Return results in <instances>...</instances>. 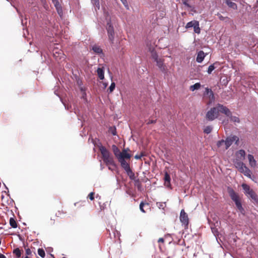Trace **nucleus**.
Listing matches in <instances>:
<instances>
[{
	"instance_id": "44",
	"label": "nucleus",
	"mask_w": 258,
	"mask_h": 258,
	"mask_svg": "<svg viewBox=\"0 0 258 258\" xmlns=\"http://www.w3.org/2000/svg\"><path fill=\"white\" fill-rule=\"evenodd\" d=\"M211 92H213L211 89H209L208 88H206L205 94H206L208 95H209V94H211Z\"/></svg>"
},
{
	"instance_id": "10",
	"label": "nucleus",
	"mask_w": 258,
	"mask_h": 258,
	"mask_svg": "<svg viewBox=\"0 0 258 258\" xmlns=\"http://www.w3.org/2000/svg\"><path fill=\"white\" fill-rule=\"evenodd\" d=\"M53 2L54 3V6L56 8V9L58 15L61 17L63 13L60 4H59L58 1L57 0H53Z\"/></svg>"
},
{
	"instance_id": "17",
	"label": "nucleus",
	"mask_w": 258,
	"mask_h": 258,
	"mask_svg": "<svg viewBox=\"0 0 258 258\" xmlns=\"http://www.w3.org/2000/svg\"><path fill=\"white\" fill-rule=\"evenodd\" d=\"M164 179L165 184L166 186H169L170 185V175L167 173V172H166L165 173Z\"/></svg>"
},
{
	"instance_id": "21",
	"label": "nucleus",
	"mask_w": 258,
	"mask_h": 258,
	"mask_svg": "<svg viewBox=\"0 0 258 258\" xmlns=\"http://www.w3.org/2000/svg\"><path fill=\"white\" fill-rule=\"evenodd\" d=\"M13 253L17 258H20L21 256L22 252L19 248H16L13 250Z\"/></svg>"
},
{
	"instance_id": "55",
	"label": "nucleus",
	"mask_w": 258,
	"mask_h": 258,
	"mask_svg": "<svg viewBox=\"0 0 258 258\" xmlns=\"http://www.w3.org/2000/svg\"><path fill=\"white\" fill-rule=\"evenodd\" d=\"M62 258H66V257H62Z\"/></svg>"
},
{
	"instance_id": "25",
	"label": "nucleus",
	"mask_w": 258,
	"mask_h": 258,
	"mask_svg": "<svg viewBox=\"0 0 258 258\" xmlns=\"http://www.w3.org/2000/svg\"><path fill=\"white\" fill-rule=\"evenodd\" d=\"M217 64H218V62H216L209 67L207 71V72L209 74H211L212 73V71L214 70V69L216 68V67H215V66Z\"/></svg>"
},
{
	"instance_id": "3",
	"label": "nucleus",
	"mask_w": 258,
	"mask_h": 258,
	"mask_svg": "<svg viewBox=\"0 0 258 258\" xmlns=\"http://www.w3.org/2000/svg\"><path fill=\"white\" fill-rule=\"evenodd\" d=\"M99 150L102 155V159L106 165H112L115 167V164L113 159V157L111 155L109 151L103 146H101L99 147Z\"/></svg>"
},
{
	"instance_id": "27",
	"label": "nucleus",
	"mask_w": 258,
	"mask_h": 258,
	"mask_svg": "<svg viewBox=\"0 0 258 258\" xmlns=\"http://www.w3.org/2000/svg\"><path fill=\"white\" fill-rule=\"evenodd\" d=\"M93 50L96 53L100 54L102 53V49L98 46L94 45L92 47Z\"/></svg>"
},
{
	"instance_id": "19",
	"label": "nucleus",
	"mask_w": 258,
	"mask_h": 258,
	"mask_svg": "<svg viewBox=\"0 0 258 258\" xmlns=\"http://www.w3.org/2000/svg\"><path fill=\"white\" fill-rule=\"evenodd\" d=\"M225 142V149H227L233 143L232 140H231L230 137L227 138L226 140L224 141Z\"/></svg>"
},
{
	"instance_id": "1",
	"label": "nucleus",
	"mask_w": 258,
	"mask_h": 258,
	"mask_svg": "<svg viewBox=\"0 0 258 258\" xmlns=\"http://www.w3.org/2000/svg\"><path fill=\"white\" fill-rule=\"evenodd\" d=\"M219 112L223 113L226 115H229L230 110L227 107L222 104H218L216 106L211 108L210 110L207 112L206 115V118L209 121L214 120L215 119L218 118Z\"/></svg>"
},
{
	"instance_id": "13",
	"label": "nucleus",
	"mask_w": 258,
	"mask_h": 258,
	"mask_svg": "<svg viewBox=\"0 0 258 258\" xmlns=\"http://www.w3.org/2000/svg\"><path fill=\"white\" fill-rule=\"evenodd\" d=\"M241 186L244 190V194L246 196L253 190V189L250 188V186L246 183H242Z\"/></svg>"
},
{
	"instance_id": "36",
	"label": "nucleus",
	"mask_w": 258,
	"mask_h": 258,
	"mask_svg": "<svg viewBox=\"0 0 258 258\" xmlns=\"http://www.w3.org/2000/svg\"><path fill=\"white\" fill-rule=\"evenodd\" d=\"M223 145L225 146V142L224 140H221V141H219L217 143V146L218 147H221Z\"/></svg>"
},
{
	"instance_id": "18",
	"label": "nucleus",
	"mask_w": 258,
	"mask_h": 258,
	"mask_svg": "<svg viewBox=\"0 0 258 258\" xmlns=\"http://www.w3.org/2000/svg\"><path fill=\"white\" fill-rule=\"evenodd\" d=\"M226 116L229 117L230 118V121H231L233 122H235V123H239L240 122L239 118L237 116H232V113L230 111L229 112V115H226Z\"/></svg>"
},
{
	"instance_id": "37",
	"label": "nucleus",
	"mask_w": 258,
	"mask_h": 258,
	"mask_svg": "<svg viewBox=\"0 0 258 258\" xmlns=\"http://www.w3.org/2000/svg\"><path fill=\"white\" fill-rule=\"evenodd\" d=\"M238 155H239L241 157H244L245 155V152L243 150H240L238 152Z\"/></svg>"
},
{
	"instance_id": "4",
	"label": "nucleus",
	"mask_w": 258,
	"mask_h": 258,
	"mask_svg": "<svg viewBox=\"0 0 258 258\" xmlns=\"http://www.w3.org/2000/svg\"><path fill=\"white\" fill-rule=\"evenodd\" d=\"M227 191L231 200L234 202L237 209L242 214L244 215L245 211L242 206L238 194L232 188L229 187H228Z\"/></svg>"
},
{
	"instance_id": "34",
	"label": "nucleus",
	"mask_w": 258,
	"mask_h": 258,
	"mask_svg": "<svg viewBox=\"0 0 258 258\" xmlns=\"http://www.w3.org/2000/svg\"><path fill=\"white\" fill-rule=\"evenodd\" d=\"M145 205H148V203H145L143 202H142L140 203V209L143 213H145L146 212L144 210V208H143L144 206Z\"/></svg>"
},
{
	"instance_id": "43",
	"label": "nucleus",
	"mask_w": 258,
	"mask_h": 258,
	"mask_svg": "<svg viewBox=\"0 0 258 258\" xmlns=\"http://www.w3.org/2000/svg\"><path fill=\"white\" fill-rule=\"evenodd\" d=\"M209 97L210 100L211 101H214V99H215V97H214V95L213 92H211V94H209Z\"/></svg>"
},
{
	"instance_id": "39",
	"label": "nucleus",
	"mask_w": 258,
	"mask_h": 258,
	"mask_svg": "<svg viewBox=\"0 0 258 258\" xmlns=\"http://www.w3.org/2000/svg\"><path fill=\"white\" fill-rule=\"evenodd\" d=\"M217 16L218 17V18L219 19V20H220L221 21H225V19H228L227 17H223V16H222L220 13H218L217 14Z\"/></svg>"
},
{
	"instance_id": "2",
	"label": "nucleus",
	"mask_w": 258,
	"mask_h": 258,
	"mask_svg": "<svg viewBox=\"0 0 258 258\" xmlns=\"http://www.w3.org/2000/svg\"><path fill=\"white\" fill-rule=\"evenodd\" d=\"M112 150L115 156L120 164L127 160H130L131 158V155L127 153V151H130L128 148L124 149L122 152H120L119 148L116 145H113L112 146Z\"/></svg>"
},
{
	"instance_id": "42",
	"label": "nucleus",
	"mask_w": 258,
	"mask_h": 258,
	"mask_svg": "<svg viewBox=\"0 0 258 258\" xmlns=\"http://www.w3.org/2000/svg\"><path fill=\"white\" fill-rule=\"evenodd\" d=\"M25 253L26 256L30 255L32 253L31 250L30 248H28L25 249Z\"/></svg>"
},
{
	"instance_id": "12",
	"label": "nucleus",
	"mask_w": 258,
	"mask_h": 258,
	"mask_svg": "<svg viewBox=\"0 0 258 258\" xmlns=\"http://www.w3.org/2000/svg\"><path fill=\"white\" fill-rule=\"evenodd\" d=\"M247 158L249 161V165L251 167H255L256 166V161L254 159L253 155L251 154H248L247 156Z\"/></svg>"
},
{
	"instance_id": "29",
	"label": "nucleus",
	"mask_w": 258,
	"mask_h": 258,
	"mask_svg": "<svg viewBox=\"0 0 258 258\" xmlns=\"http://www.w3.org/2000/svg\"><path fill=\"white\" fill-rule=\"evenodd\" d=\"M109 133H111L112 135L115 136L116 135V129L115 126H111L108 130Z\"/></svg>"
},
{
	"instance_id": "48",
	"label": "nucleus",
	"mask_w": 258,
	"mask_h": 258,
	"mask_svg": "<svg viewBox=\"0 0 258 258\" xmlns=\"http://www.w3.org/2000/svg\"><path fill=\"white\" fill-rule=\"evenodd\" d=\"M108 166V169L109 170H111V171H113L114 170V168L115 167V166L114 167V166H113L112 165H109V166Z\"/></svg>"
},
{
	"instance_id": "11",
	"label": "nucleus",
	"mask_w": 258,
	"mask_h": 258,
	"mask_svg": "<svg viewBox=\"0 0 258 258\" xmlns=\"http://www.w3.org/2000/svg\"><path fill=\"white\" fill-rule=\"evenodd\" d=\"M157 63V66L162 71H165L166 69V66L163 63V60L162 58H159L155 61Z\"/></svg>"
},
{
	"instance_id": "46",
	"label": "nucleus",
	"mask_w": 258,
	"mask_h": 258,
	"mask_svg": "<svg viewBox=\"0 0 258 258\" xmlns=\"http://www.w3.org/2000/svg\"><path fill=\"white\" fill-rule=\"evenodd\" d=\"M183 4L186 7H188V8H191V6H190V5L188 3L187 1H183Z\"/></svg>"
},
{
	"instance_id": "8",
	"label": "nucleus",
	"mask_w": 258,
	"mask_h": 258,
	"mask_svg": "<svg viewBox=\"0 0 258 258\" xmlns=\"http://www.w3.org/2000/svg\"><path fill=\"white\" fill-rule=\"evenodd\" d=\"M239 171L242 173L245 176L251 178V172L245 164Z\"/></svg>"
},
{
	"instance_id": "26",
	"label": "nucleus",
	"mask_w": 258,
	"mask_h": 258,
	"mask_svg": "<svg viewBox=\"0 0 258 258\" xmlns=\"http://www.w3.org/2000/svg\"><path fill=\"white\" fill-rule=\"evenodd\" d=\"M245 164H244L243 162L241 161H237L234 164V165L235 167L238 169V170H240L242 167Z\"/></svg>"
},
{
	"instance_id": "6",
	"label": "nucleus",
	"mask_w": 258,
	"mask_h": 258,
	"mask_svg": "<svg viewBox=\"0 0 258 258\" xmlns=\"http://www.w3.org/2000/svg\"><path fill=\"white\" fill-rule=\"evenodd\" d=\"M108 38L111 43H113L114 38V28L110 22H108L106 28Z\"/></svg>"
},
{
	"instance_id": "50",
	"label": "nucleus",
	"mask_w": 258,
	"mask_h": 258,
	"mask_svg": "<svg viewBox=\"0 0 258 258\" xmlns=\"http://www.w3.org/2000/svg\"><path fill=\"white\" fill-rule=\"evenodd\" d=\"M0 258H6V257L4 254L0 253Z\"/></svg>"
},
{
	"instance_id": "52",
	"label": "nucleus",
	"mask_w": 258,
	"mask_h": 258,
	"mask_svg": "<svg viewBox=\"0 0 258 258\" xmlns=\"http://www.w3.org/2000/svg\"><path fill=\"white\" fill-rule=\"evenodd\" d=\"M140 187V184H139V185H138V189H139Z\"/></svg>"
},
{
	"instance_id": "7",
	"label": "nucleus",
	"mask_w": 258,
	"mask_h": 258,
	"mask_svg": "<svg viewBox=\"0 0 258 258\" xmlns=\"http://www.w3.org/2000/svg\"><path fill=\"white\" fill-rule=\"evenodd\" d=\"M180 220L181 222L185 226H187L188 224V216L183 209L181 210L180 212Z\"/></svg>"
},
{
	"instance_id": "30",
	"label": "nucleus",
	"mask_w": 258,
	"mask_h": 258,
	"mask_svg": "<svg viewBox=\"0 0 258 258\" xmlns=\"http://www.w3.org/2000/svg\"><path fill=\"white\" fill-rule=\"evenodd\" d=\"M212 130V127L211 126H207L204 130V133L207 134H210Z\"/></svg>"
},
{
	"instance_id": "15",
	"label": "nucleus",
	"mask_w": 258,
	"mask_h": 258,
	"mask_svg": "<svg viewBox=\"0 0 258 258\" xmlns=\"http://www.w3.org/2000/svg\"><path fill=\"white\" fill-rule=\"evenodd\" d=\"M205 57V53L203 51H200L197 55L196 60L198 62H202Z\"/></svg>"
},
{
	"instance_id": "40",
	"label": "nucleus",
	"mask_w": 258,
	"mask_h": 258,
	"mask_svg": "<svg viewBox=\"0 0 258 258\" xmlns=\"http://www.w3.org/2000/svg\"><path fill=\"white\" fill-rule=\"evenodd\" d=\"M94 194L95 193L93 192H91L89 194L88 197L91 201H93L94 199Z\"/></svg>"
},
{
	"instance_id": "47",
	"label": "nucleus",
	"mask_w": 258,
	"mask_h": 258,
	"mask_svg": "<svg viewBox=\"0 0 258 258\" xmlns=\"http://www.w3.org/2000/svg\"><path fill=\"white\" fill-rule=\"evenodd\" d=\"M156 120H149V121L147 122L148 124H152V123H155L156 122Z\"/></svg>"
},
{
	"instance_id": "51",
	"label": "nucleus",
	"mask_w": 258,
	"mask_h": 258,
	"mask_svg": "<svg viewBox=\"0 0 258 258\" xmlns=\"http://www.w3.org/2000/svg\"><path fill=\"white\" fill-rule=\"evenodd\" d=\"M103 85H104V87H106L107 86V84L106 83H103Z\"/></svg>"
},
{
	"instance_id": "53",
	"label": "nucleus",
	"mask_w": 258,
	"mask_h": 258,
	"mask_svg": "<svg viewBox=\"0 0 258 258\" xmlns=\"http://www.w3.org/2000/svg\"><path fill=\"white\" fill-rule=\"evenodd\" d=\"M139 181V179H138V180H137L136 181V182L137 183V182H138Z\"/></svg>"
},
{
	"instance_id": "9",
	"label": "nucleus",
	"mask_w": 258,
	"mask_h": 258,
	"mask_svg": "<svg viewBox=\"0 0 258 258\" xmlns=\"http://www.w3.org/2000/svg\"><path fill=\"white\" fill-rule=\"evenodd\" d=\"M247 197L248 198H250L252 202L255 203H258V197L255 192L253 190L250 194H249Z\"/></svg>"
},
{
	"instance_id": "49",
	"label": "nucleus",
	"mask_w": 258,
	"mask_h": 258,
	"mask_svg": "<svg viewBox=\"0 0 258 258\" xmlns=\"http://www.w3.org/2000/svg\"><path fill=\"white\" fill-rule=\"evenodd\" d=\"M158 242H162V243H163L164 242V238H160L159 239H158Z\"/></svg>"
},
{
	"instance_id": "5",
	"label": "nucleus",
	"mask_w": 258,
	"mask_h": 258,
	"mask_svg": "<svg viewBox=\"0 0 258 258\" xmlns=\"http://www.w3.org/2000/svg\"><path fill=\"white\" fill-rule=\"evenodd\" d=\"M121 167L125 171L126 174L131 180L135 179V173L130 168V164L126 160L120 164Z\"/></svg>"
},
{
	"instance_id": "31",
	"label": "nucleus",
	"mask_w": 258,
	"mask_h": 258,
	"mask_svg": "<svg viewBox=\"0 0 258 258\" xmlns=\"http://www.w3.org/2000/svg\"><path fill=\"white\" fill-rule=\"evenodd\" d=\"M38 254L43 258L45 256V252L42 248H39L38 249Z\"/></svg>"
},
{
	"instance_id": "16",
	"label": "nucleus",
	"mask_w": 258,
	"mask_h": 258,
	"mask_svg": "<svg viewBox=\"0 0 258 258\" xmlns=\"http://www.w3.org/2000/svg\"><path fill=\"white\" fill-rule=\"evenodd\" d=\"M97 75L100 80L104 78V71L103 68H99L97 70Z\"/></svg>"
},
{
	"instance_id": "20",
	"label": "nucleus",
	"mask_w": 258,
	"mask_h": 258,
	"mask_svg": "<svg viewBox=\"0 0 258 258\" xmlns=\"http://www.w3.org/2000/svg\"><path fill=\"white\" fill-rule=\"evenodd\" d=\"M226 4L230 8L234 10L237 9V5L235 3L231 2L230 0H226Z\"/></svg>"
},
{
	"instance_id": "56",
	"label": "nucleus",
	"mask_w": 258,
	"mask_h": 258,
	"mask_svg": "<svg viewBox=\"0 0 258 258\" xmlns=\"http://www.w3.org/2000/svg\"><path fill=\"white\" fill-rule=\"evenodd\" d=\"M167 258H169V257H168Z\"/></svg>"
},
{
	"instance_id": "35",
	"label": "nucleus",
	"mask_w": 258,
	"mask_h": 258,
	"mask_svg": "<svg viewBox=\"0 0 258 258\" xmlns=\"http://www.w3.org/2000/svg\"><path fill=\"white\" fill-rule=\"evenodd\" d=\"M231 140H232V142H235L236 144H238V143L239 142V138L236 136H233L232 137H230Z\"/></svg>"
},
{
	"instance_id": "24",
	"label": "nucleus",
	"mask_w": 258,
	"mask_h": 258,
	"mask_svg": "<svg viewBox=\"0 0 258 258\" xmlns=\"http://www.w3.org/2000/svg\"><path fill=\"white\" fill-rule=\"evenodd\" d=\"M10 224L12 228H16L17 227V222L14 218H10Z\"/></svg>"
},
{
	"instance_id": "54",
	"label": "nucleus",
	"mask_w": 258,
	"mask_h": 258,
	"mask_svg": "<svg viewBox=\"0 0 258 258\" xmlns=\"http://www.w3.org/2000/svg\"><path fill=\"white\" fill-rule=\"evenodd\" d=\"M25 258H30L29 256H26Z\"/></svg>"
},
{
	"instance_id": "33",
	"label": "nucleus",
	"mask_w": 258,
	"mask_h": 258,
	"mask_svg": "<svg viewBox=\"0 0 258 258\" xmlns=\"http://www.w3.org/2000/svg\"><path fill=\"white\" fill-rule=\"evenodd\" d=\"M93 4L98 9L100 8V4L99 0H91Z\"/></svg>"
},
{
	"instance_id": "22",
	"label": "nucleus",
	"mask_w": 258,
	"mask_h": 258,
	"mask_svg": "<svg viewBox=\"0 0 258 258\" xmlns=\"http://www.w3.org/2000/svg\"><path fill=\"white\" fill-rule=\"evenodd\" d=\"M199 26V22L197 21L196 24L193 27L194 32L198 34L201 33V28H200Z\"/></svg>"
},
{
	"instance_id": "32",
	"label": "nucleus",
	"mask_w": 258,
	"mask_h": 258,
	"mask_svg": "<svg viewBox=\"0 0 258 258\" xmlns=\"http://www.w3.org/2000/svg\"><path fill=\"white\" fill-rule=\"evenodd\" d=\"M115 87V83L112 82L111 84L110 87H109V88L108 89V91L109 92V93H112L113 91V90H114Z\"/></svg>"
},
{
	"instance_id": "38",
	"label": "nucleus",
	"mask_w": 258,
	"mask_h": 258,
	"mask_svg": "<svg viewBox=\"0 0 258 258\" xmlns=\"http://www.w3.org/2000/svg\"><path fill=\"white\" fill-rule=\"evenodd\" d=\"M145 156V154L144 152H142L140 155H136L135 156V158L136 159H140L142 157Z\"/></svg>"
},
{
	"instance_id": "45",
	"label": "nucleus",
	"mask_w": 258,
	"mask_h": 258,
	"mask_svg": "<svg viewBox=\"0 0 258 258\" xmlns=\"http://www.w3.org/2000/svg\"><path fill=\"white\" fill-rule=\"evenodd\" d=\"M122 4L124 5L125 7H127V9H128L127 3L126 0H120Z\"/></svg>"
},
{
	"instance_id": "41",
	"label": "nucleus",
	"mask_w": 258,
	"mask_h": 258,
	"mask_svg": "<svg viewBox=\"0 0 258 258\" xmlns=\"http://www.w3.org/2000/svg\"><path fill=\"white\" fill-rule=\"evenodd\" d=\"M157 205L160 209L162 208L163 209L165 206V203H157Z\"/></svg>"
},
{
	"instance_id": "14",
	"label": "nucleus",
	"mask_w": 258,
	"mask_h": 258,
	"mask_svg": "<svg viewBox=\"0 0 258 258\" xmlns=\"http://www.w3.org/2000/svg\"><path fill=\"white\" fill-rule=\"evenodd\" d=\"M149 51L151 53V56L152 58L156 61V60L158 59V56L157 52L155 51L154 48L153 46H149L148 48Z\"/></svg>"
},
{
	"instance_id": "23",
	"label": "nucleus",
	"mask_w": 258,
	"mask_h": 258,
	"mask_svg": "<svg viewBox=\"0 0 258 258\" xmlns=\"http://www.w3.org/2000/svg\"><path fill=\"white\" fill-rule=\"evenodd\" d=\"M201 85L200 83H197L193 85L190 86V90L191 91H194L195 90L199 89L201 87Z\"/></svg>"
},
{
	"instance_id": "28",
	"label": "nucleus",
	"mask_w": 258,
	"mask_h": 258,
	"mask_svg": "<svg viewBox=\"0 0 258 258\" xmlns=\"http://www.w3.org/2000/svg\"><path fill=\"white\" fill-rule=\"evenodd\" d=\"M197 21H198L194 20V21H191L190 22H188L185 26V28L188 29L191 27H193Z\"/></svg>"
}]
</instances>
